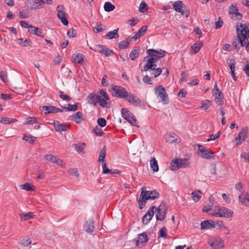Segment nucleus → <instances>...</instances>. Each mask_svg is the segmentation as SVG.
I'll return each mask as SVG.
<instances>
[{
	"instance_id": "f257e3e1",
	"label": "nucleus",
	"mask_w": 249,
	"mask_h": 249,
	"mask_svg": "<svg viewBox=\"0 0 249 249\" xmlns=\"http://www.w3.org/2000/svg\"><path fill=\"white\" fill-rule=\"evenodd\" d=\"M145 189V186L142 187L140 199L138 201L139 207L141 210L145 207L146 200H154L160 197V194L157 191H146Z\"/></svg>"
},
{
	"instance_id": "f03ea898",
	"label": "nucleus",
	"mask_w": 249,
	"mask_h": 249,
	"mask_svg": "<svg viewBox=\"0 0 249 249\" xmlns=\"http://www.w3.org/2000/svg\"><path fill=\"white\" fill-rule=\"evenodd\" d=\"M197 154L201 158L205 159H214L215 153L207 148L206 147L198 144Z\"/></svg>"
},
{
	"instance_id": "7ed1b4c3",
	"label": "nucleus",
	"mask_w": 249,
	"mask_h": 249,
	"mask_svg": "<svg viewBox=\"0 0 249 249\" xmlns=\"http://www.w3.org/2000/svg\"><path fill=\"white\" fill-rule=\"evenodd\" d=\"M121 114L122 117L126 120L128 122L130 123L132 125L139 127L137 125L138 122L134 114L127 110V108H123L121 109Z\"/></svg>"
},
{
	"instance_id": "20e7f679",
	"label": "nucleus",
	"mask_w": 249,
	"mask_h": 249,
	"mask_svg": "<svg viewBox=\"0 0 249 249\" xmlns=\"http://www.w3.org/2000/svg\"><path fill=\"white\" fill-rule=\"evenodd\" d=\"M154 90L157 97L160 98L163 104H167L169 103L168 95L165 88L162 85L157 86Z\"/></svg>"
},
{
	"instance_id": "39448f33",
	"label": "nucleus",
	"mask_w": 249,
	"mask_h": 249,
	"mask_svg": "<svg viewBox=\"0 0 249 249\" xmlns=\"http://www.w3.org/2000/svg\"><path fill=\"white\" fill-rule=\"evenodd\" d=\"M189 164V162L186 159H174L170 163L172 170H177L180 168H185Z\"/></svg>"
},
{
	"instance_id": "423d86ee",
	"label": "nucleus",
	"mask_w": 249,
	"mask_h": 249,
	"mask_svg": "<svg viewBox=\"0 0 249 249\" xmlns=\"http://www.w3.org/2000/svg\"><path fill=\"white\" fill-rule=\"evenodd\" d=\"M183 5L184 4L182 1L178 0L174 3L173 7L175 11L187 18L189 16L190 13L189 10L184 7Z\"/></svg>"
},
{
	"instance_id": "0eeeda50",
	"label": "nucleus",
	"mask_w": 249,
	"mask_h": 249,
	"mask_svg": "<svg viewBox=\"0 0 249 249\" xmlns=\"http://www.w3.org/2000/svg\"><path fill=\"white\" fill-rule=\"evenodd\" d=\"M112 90L114 92L112 93V95L119 97L120 98L126 99L129 95L126 89L122 87L115 86L112 88Z\"/></svg>"
},
{
	"instance_id": "6e6552de",
	"label": "nucleus",
	"mask_w": 249,
	"mask_h": 249,
	"mask_svg": "<svg viewBox=\"0 0 249 249\" xmlns=\"http://www.w3.org/2000/svg\"><path fill=\"white\" fill-rule=\"evenodd\" d=\"M233 212L225 207H219L217 212L212 213L210 214L216 217L229 218L232 216Z\"/></svg>"
},
{
	"instance_id": "1a4fd4ad",
	"label": "nucleus",
	"mask_w": 249,
	"mask_h": 249,
	"mask_svg": "<svg viewBox=\"0 0 249 249\" xmlns=\"http://www.w3.org/2000/svg\"><path fill=\"white\" fill-rule=\"evenodd\" d=\"M157 213L156 217L157 220L160 221L165 219V215L167 212V209L164 204H161L158 208H156Z\"/></svg>"
},
{
	"instance_id": "9d476101",
	"label": "nucleus",
	"mask_w": 249,
	"mask_h": 249,
	"mask_svg": "<svg viewBox=\"0 0 249 249\" xmlns=\"http://www.w3.org/2000/svg\"><path fill=\"white\" fill-rule=\"evenodd\" d=\"M129 103L132 104L136 107H144V103L140 100L135 95L131 93H129V95L126 99Z\"/></svg>"
},
{
	"instance_id": "9b49d317",
	"label": "nucleus",
	"mask_w": 249,
	"mask_h": 249,
	"mask_svg": "<svg viewBox=\"0 0 249 249\" xmlns=\"http://www.w3.org/2000/svg\"><path fill=\"white\" fill-rule=\"evenodd\" d=\"M156 210V206H152L147 213L142 217V221L143 224L146 225L151 220L152 218L153 217L155 211Z\"/></svg>"
},
{
	"instance_id": "f8f14e48",
	"label": "nucleus",
	"mask_w": 249,
	"mask_h": 249,
	"mask_svg": "<svg viewBox=\"0 0 249 249\" xmlns=\"http://www.w3.org/2000/svg\"><path fill=\"white\" fill-rule=\"evenodd\" d=\"M208 243L213 249H218L224 246L223 241L220 238H214L209 240Z\"/></svg>"
},
{
	"instance_id": "ddd939ff",
	"label": "nucleus",
	"mask_w": 249,
	"mask_h": 249,
	"mask_svg": "<svg viewBox=\"0 0 249 249\" xmlns=\"http://www.w3.org/2000/svg\"><path fill=\"white\" fill-rule=\"evenodd\" d=\"M26 5L31 10H36L43 8L40 0H28Z\"/></svg>"
},
{
	"instance_id": "4468645a",
	"label": "nucleus",
	"mask_w": 249,
	"mask_h": 249,
	"mask_svg": "<svg viewBox=\"0 0 249 249\" xmlns=\"http://www.w3.org/2000/svg\"><path fill=\"white\" fill-rule=\"evenodd\" d=\"M237 36L243 35V33L249 31V24L237 23L236 26Z\"/></svg>"
},
{
	"instance_id": "2eb2a0df",
	"label": "nucleus",
	"mask_w": 249,
	"mask_h": 249,
	"mask_svg": "<svg viewBox=\"0 0 249 249\" xmlns=\"http://www.w3.org/2000/svg\"><path fill=\"white\" fill-rule=\"evenodd\" d=\"M53 125L55 130L58 132L67 131L71 126L70 124H61L58 121H54Z\"/></svg>"
},
{
	"instance_id": "dca6fc26",
	"label": "nucleus",
	"mask_w": 249,
	"mask_h": 249,
	"mask_svg": "<svg viewBox=\"0 0 249 249\" xmlns=\"http://www.w3.org/2000/svg\"><path fill=\"white\" fill-rule=\"evenodd\" d=\"M229 14L230 15H236L238 19H241L242 18L243 15L241 13L238 12V9L237 8V4L232 3L229 7Z\"/></svg>"
},
{
	"instance_id": "f3484780",
	"label": "nucleus",
	"mask_w": 249,
	"mask_h": 249,
	"mask_svg": "<svg viewBox=\"0 0 249 249\" xmlns=\"http://www.w3.org/2000/svg\"><path fill=\"white\" fill-rule=\"evenodd\" d=\"M42 110L45 111V114L62 112L63 111L62 109L52 106L42 107Z\"/></svg>"
},
{
	"instance_id": "a211bd4d",
	"label": "nucleus",
	"mask_w": 249,
	"mask_h": 249,
	"mask_svg": "<svg viewBox=\"0 0 249 249\" xmlns=\"http://www.w3.org/2000/svg\"><path fill=\"white\" fill-rule=\"evenodd\" d=\"M213 95L215 98V101L218 106H222L224 104L223 94L221 91L213 92Z\"/></svg>"
},
{
	"instance_id": "6ab92c4d",
	"label": "nucleus",
	"mask_w": 249,
	"mask_h": 249,
	"mask_svg": "<svg viewBox=\"0 0 249 249\" xmlns=\"http://www.w3.org/2000/svg\"><path fill=\"white\" fill-rule=\"evenodd\" d=\"M239 201L243 205L249 206V193H242L238 196Z\"/></svg>"
},
{
	"instance_id": "aec40b11",
	"label": "nucleus",
	"mask_w": 249,
	"mask_h": 249,
	"mask_svg": "<svg viewBox=\"0 0 249 249\" xmlns=\"http://www.w3.org/2000/svg\"><path fill=\"white\" fill-rule=\"evenodd\" d=\"M69 119L75 122L76 124H80L84 120L83 113L80 111L77 112L72 115L70 116Z\"/></svg>"
},
{
	"instance_id": "412c9836",
	"label": "nucleus",
	"mask_w": 249,
	"mask_h": 249,
	"mask_svg": "<svg viewBox=\"0 0 249 249\" xmlns=\"http://www.w3.org/2000/svg\"><path fill=\"white\" fill-rule=\"evenodd\" d=\"M101 96L99 95H96L94 92L90 93L87 98V102L89 104L96 106L99 103V100L97 99V97Z\"/></svg>"
},
{
	"instance_id": "4be33fe9",
	"label": "nucleus",
	"mask_w": 249,
	"mask_h": 249,
	"mask_svg": "<svg viewBox=\"0 0 249 249\" xmlns=\"http://www.w3.org/2000/svg\"><path fill=\"white\" fill-rule=\"evenodd\" d=\"M201 230H207L215 227V224L212 220H204L200 224Z\"/></svg>"
},
{
	"instance_id": "5701e85b",
	"label": "nucleus",
	"mask_w": 249,
	"mask_h": 249,
	"mask_svg": "<svg viewBox=\"0 0 249 249\" xmlns=\"http://www.w3.org/2000/svg\"><path fill=\"white\" fill-rule=\"evenodd\" d=\"M146 62V64L145 65V66L142 69L141 71H147L149 70L153 71L155 69H156V67L157 65L155 64L157 62H154V61H145Z\"/></svg>"
},
{
	"instance_id": "b1692460",
	"label": "nucleus",
	"mask_w": 249,
	"mask_h": 249,
	"mask_svg": "<svg viewBox=\"0 0 249 249\" xmlns=\"http://www.w3.org/2000/svg\"><path fill=\"white\" fill-rule=\"evenodd\" d=\"M148 240V237L145 232L138 235V239H135L134 241L136 242V245L139 246V243H146Z\"/></svg>"
},
{
	"instance_id": "393cba45",
	"label": "nucleus",
	"mask_w": 249,
	"mask_h": 249,
	"mask_svg": "<svg viewBox=\"0 0 249 249\" xmlns=\"http://www.w3.org/2000/svg\"><path fill=\"white\" fill-rule=\"evenodd\" d=\"M85 229V231L89 233L92 232L94 231V220L93 218H90L86 221Z\"/></svg>"
},
{
	"instance_id": "a878e982",
	"label": "nucleus",
	"mask_w": 249,
	"mask_h": 249,
	"mask_svg": "<svg viewBox=\"0 0 249 249\" xmlns=\"http://www.w3.org/2000/svg\"><path fill=\"white\" fill-rule=\"evenodd\" d=\"M247 129L244 128L241 132H240L237 137H236L235 140L236 141H239L237 144H241V142L245 141L247 137Z\"/></svg>"
},
{
	"instance_id": "bb28decb",
	"label": "nucleus",
	"mask_w": 249,
	"mask_h": 249,
	"mask_svg": "<svg viewBox=\"0 0 249 249\" xmlns=\"http://www.w3.org/2000/svg\"><path fill=\"white\" fill-rule=\"evenodd\" d=\"M147 29V26H142L138 31L137 33L135 34V35H134L131 37V40L134 39L135 40L140 38L142 36H143L145 33L146 32Z\"/></svg>"
},
{
	"instance_id": "cd10ccee",
	"label": "nucleus",
	"mask_w": 249,
	"mask_h": 249,
	"mask_svg": "<svg viewBox=\"0 0 249 249\" xmlns=\"http://www.w3.org/2000/svg\"><path fill=\"white\" fill-rule=\"evenodd\" d=\"M180 138L175 133H171L168 135L166 138V141L169 143L179 142Z\"/></svg>"
},
{
	"instance_id": "c85d7f7f",
	"label": "nucleus",
	"mask_w": 249,
	"mask_h": 249,
	"mask_svg": "<svg viewBox=\"0 0 249 249\" xmlns=\"http://www.w3.org/2000/svg\"><path fill=\"white\" fill-rule=\"evenodd\" d=\"M203 46L202 42L199 43H195L191 47L190 54L192 55L198 52Z\"/></svg>"
},
{
	"instance_id": "c756f323",
	"label": "nucleus",
	"mask_w": 249,
	"mask_h": 249,
	"mask_svg": "<svg viewBox=\"0 0 249 249\" xmlns=\"http://www.w3.org/2000/svg\"><path fill=\"white\" fill-rule=\"evenodd\" d=\"M141 49L139 47H135L130 52L129 57L131 60H134L138 58L140 53Z\"/></svg>"
},
{
	"instance_id": "7c9ffc66",
	"label": "nucleus",
	"mask_w": 249,
	"mask_h": 249,
	"mask_svg": "<svg viewBox=\"0 0 249 249\" xmlns=\"http://www.w3.org/2000/svg\"><path fill=\"white\" fill-rule=\"evenodd\" d=\"M28 31L31 34L35 35L36 36L42 37L44 36V34L42 32V30L38 27L32 26L31 27V28H30V29H29Z\"/></svg>"
},
{
	"instance_id": "2f4dec72",
	"label": "nucleus",
	"mask_w": 249,
	"mask_h": 249,
	"mask_svg": "<svg viewBox=\"0 0 249 249\" xmlns=\"http://www.w3.org/2000/svg\"><path fill=\"white\" fill-rule=\"evenodd\" d=\"M159 58L160 57L156 53L151 52L150 53V54H148L147 56H145L144 58L143 61L157 62Z\"/></svg>"
},
{
	"instance_id": "473e14b6",
	"label": "nucleus",
	"mask_w": 249,
	"mask_h": 249,
	"mask_svg": "<svg viewBox=\"0 0 249 249\" xmlns=\"http://www.w3.org/2000/svg\"><path fill=\"white\" fill-rule=\"evenodd\" d=\"M239 43H240V45L242 47H244L246 45L245 40L248 38H249V31L246 32V33H243V35L242 36H237Z\"/></svg>"
},
{
	"instance_id": "72a5a7b5",
	"label": "nucleus",
	"mask_w": 249,
	"mask_h": 249,
	"mask_svg": "<svg viewBox=\"0 0 249 249\" xmlns=\"http://www.w3.org/2000/svg\"><path fill=\"white\" fill-rule=\"evenodd\" d=\"M119 29L118 28L114 29L112 31L109 32L106 35V37L108 39H112L113 38H116L119 37L118 31Z\"/></svg>"
},
{
	"instance_id": "f704fd0d",
	"label": "nucleus",
	"mask_w": 249,
	"mask_h": 249,
	"mask_svg": "<svg viewBox=\"0 0 249 249\" xmlns=\"http://www.w3.org/2000/svg\"><path fill=\"white\" fill-rule=\"evenodd\" d=\"M131 40V39L129 37L126 38L125 40H124L118 43V47L120 49H124L127 48L130 44L129 42Z\"/></svg>"
},
{
	"instance_id": "c9c22d12",
	"label": "nucleus",
	"mask_w": 249,
	"mask_h": 249,
	"mask_svg": "<svg viewBox=\"0 0 249 249\" xmlns=\"http://www.w3.org/2000/svg\"><path fill=\"white\" fill-rule=\"evenodd\" d=\"M151 52H154L155 53H156L160 58L164 56L166 53V52L165 51L162 50L161 49H160L159 51H158L153 49H149L147 50L146 51V53L147 54H150V53Z\"/></svg>"
},
{
	"instance_id": "e433bc0d",
	"label": "nucleus",
	"mask_w": 249,
	"mask_h": 249,
	"mask_svg": "<svg viewBox=\"0 0 249 249\" xmlns=\"http://www.w3.org/2000/svg\"><path fill=\"white\" fill-rule=\"evenodd\" d=\"M150 165L154 172H157L159 171L158 161L155 158L151 159Z\"/></svg>"
},
{
	"instance_id": "4c0bfd02",
	"label": "nucleus",
	"mask_w": 249,
	"mask_h": 249,
	"mask_svg": "<svg viewBox=\"0 0 249 249\" xmlns=\"http://www.w3.org/2000/svg\"><path fill=\"white\" fill-rule=\"evenodd\" d=\"M72 147L74 148L77 152H82L85 149V143L84 142L74 143L72 145Z\"/></svg>"
},
{
	"instance_id": "58836bf2",
	"label": "nucleus",
	"mask_w": 249,
	"mask_h": 249,
	"mask_svg": "<svg viewBox=\"0 0 249 249\" xmlns=\"http://www.w3.org/2000/svg\"><path fill=\"white\" fill-rule=\"evenodd\" d=\"M202 193L200 190L193 192L191 194L192 197L195 202H198L201 197Z\"/></svg>"
},
{
	"instance_id": "ea45409f",
	"label": "nucleus",
	"mask_w": 249,
	"mask_h": 249,
	"mask_svg": "<svg viewBox=\"0 0 249 249\" xmlns=\"http://www.w3.org/2000/svg\"><path fill=\"white\" fill-rule=\"evenodd\" d=\"M64 7L63 5H59L56 7L57 12V17L59 18L65 17V12H64Z\"/></svg>"
},
{
	"instance_id": "a19ab883",
	"label": "nucleus",
	"mask_w": 249,
	"mask_h": 249,
	"mask_svg": "<svg viewBox=\"0 0 249 249\" xmlns=\"http://www.w3.org/2000/svg\"><path fill=\"white\" fill-rule=\"evenodd\" d=\"M18 42L23 47L31 46L32 45V42L29 39H24L22 38L18 39Z\"/></svg>"
},
{
	"instance_id": "79ce46f5",
	"label": "nucleus",
	"mask_w": 249,
	"mask_h": 249,
	"mask_svg": "<svg viewBox=\"0 0 249 249\" xmlns=\"http://www.w3.org/2000/svg\"><path fill=\"white\" fill-rule=\"evenodd\" d=\"M106 155V150L105 146H104L102 149H101L100 151L98 161L102 162L103 163L105 162Z\"/></svg>"
},
{
	"instance_id": "37998d69",
	"label": "nucleus",
	"mask_w": 249,
	"mask_h": 249,
	"mask_svg": "<svg viewBox=\"0 0 249 249\" xmlns=\"http://www.w3.org/2000/svg\"><path fill=\"white\" fill-rule=\"evenodd\" d=\"M83 55L80 53L78 54H73L72 55L73 62L74 63H81L83 60Z\"/></svg>"
},
{
	"instance_id": "c03bdc74",
	"label": "nucleus",
	"mask_w": 249,
	"mask_h": 249,
	"mask_svg": "<svg viewBox=\"0 0 249 249\" xmlns=\"http://www.w3.org/2000/svg\"><path fill=\"white\" fill-rule=\"evenodd\" d=\"M78 103H76L75 104H74V105H71L70 104H67L68 107H66V106H65V107L61 106V107L63 108L66 109L68 111H75L78 109Z\"/></svg>"
},
{
	"instance_id": "a18cd8bd",
	"label": "nucleus",
	"mask_w": 249,
	"mask_h": 249,
	"mask_svg": "<svg viewBox=\"0 0 249 249\" xmlns=\"http://www.w3.org/2000/svg\"><path fill=\"white\" fill-rule=\"evenodd\" d=\"M104 8L105 11L109 12L114 10L115 8V7L110 2H106L104 4Z\"/></svg>"
},
{
	"instance_id": "49530a36",
	"label": "nucleus",
	"mask_w": 249,
	"mask_h": 249,
	"mask_svg": "<svg viewBox=\"0 0 249 249\" xmlns=\"http://www.w3.org/2000/svg\"><path fill=\"white\" fill-rule=\"evenodd\" d=\"M227 63L230 67V70H234L235 61L233 58L229 57L227 60Z\"/></svg>"
},
{
	"instance_id": "de8ad7c7",
	"label": "nucleus",
	"mask_w": 249,
	"mask_h": 249,
	"mask_svg": "<svg viewBox=\"0 0 249 249\" xmlns=\"http://www.w3.org/2000/svg\"><path fill=\"white\" fill-rule=\"evenodd\" d=\"M17 120L16 119L8 118V117H2L0 120V123H3L4 124H9L11 123L17 122Z\"/></svg>"
},
{
	"instance_id": "09e8293b",
	"label": "nucleus",
	"mask_w": 249,
	"mask_h": 249,
	"mask_svg": "<svg viewBox=\"0 0 249 249\" xmlns=\"http://www.w3.org/2000/svg\"><path fill=\"white\" fill-rule=\"evenodd\" d=\"M34 214L32 212H28L26 213L20 214V217L22 219L24 220H28L31 218H33Z\"/></svg>"
},
{
	"instance_id": "8fccbe9b",
	"label": "nucleus",
	"mask_w": 249,
	"mask_h": 249,
	"mask_svg": "<svg viewBox=\"0 0 249 249\" xmlns=\"http://www.w3.org/2000/svg\"><path fill=\"white\" fill-rule=\"evenodd\" d=\"M59 95L61 99L67 102H70L72 99L71 97L64 93L62 91H60L59 92Z\"/></svg>"
},
{
	"instance_id": "3c124183",
	"label": "nucleus",
	"mask_w": 249,
	"mask_h": 249,
	"mask_svg": "<svg viewBox=\"0 0 249 249\" xmlns=\"http://www.w3.org/2000/svg\"><path fill=\"white\" fill-rule=\"evenodd\" d=\"M23 140L28 142L29 143L33 144L34 143L35 141H36V138L33 136L30 137L27 135H24L23 137Z\"/></svg>"
},
{
	"instance_id": "603ef678",
	"label": "nucleus",
	"mask_w": 249,
	"mask_h": 249,
	"mask_svg": "<svg viewBox=\"0 0 249 249\" xmlns=\"http://www.w3.org/2000/svg\"><path fill=\"white\" fill-rule=\"evenodd\" d=\"M97 99L99 100V103H100V105L103 107H109L107 106L109 103L106 101V100L103 98L101 96L97 97Z\"/></svg>"
},
{
	"instance_id": "864d4df0",
	"label": "nucleus",
	"mask_w": 249,
	"mask_h": 249,
	"mask_svg": "<svg viewBox=\"0 0 249 249\" xmlns=\"http://www.w3.org/2000/svg\"><path fill=\"white\" fill-rule=\"evenodd\" d=\"M90 48L93 50V49L92 48ZM106 48H107V47H106L105 46H104L103 45L98 44V45H96L95 49L94 50V51L98 52L99 53H101L104 54V53H105Z\"/></svg>"
},
{
	"instance_id": "5fc2aeb1",
	"label": "nucleus",
	"mask_w": 249,
	"mask_h": 249,
	"mask_svg": "<svg viewBox=\"0 0 249 249\" xmlns=\"http://www.w3.org/2000/svg\"><path fill=\"white\" fill-rule=\"evenodd\" d=\"M44 158L45 160L54 163L57 157L51 154H47L44 156Z\"/></svg>"
},
{
	"instance_id": "6e6d98bb",
	"label": "nucleus",
	"mask_w": 249,
	"mask_h": 249,
	"mask_svg": "<svg viewBox=\"0 0 249 249\" xmlns=\"http://www.w3.org/2000/svg\"><path fill=\"white\" fill-rule=\"evenodd\" d=\"M150 73L151 75L153 76V77L156 78L159 76L162 72V69L160 68H158L153 71Z\"/></svg>"
},
{
	"instance_id": "4d7b16f0",
	"label": "nucleus",
	"mask_w": 249,
	"mask_h": 249,
	"mask_svg": "<svg viewBox=\"0 0 249 249\" xmlns=\"http://www.w3.org/2000/svg\"><path fill=\"white\" fill-rule=\"evenodd\" d=\"M92 132L95 134L97 136H101L103 135L104 132L99 127L96 125L94 129L92 130Z\"/></svg>"
},
{
	"instance_id": "13d9d810",
	"label": "nucleus",
	"mask_w": 249,
	"mask_h": 249,
	"mask_svg": "<svg viewBox=\"0 0 249 249\" xmlns=\"http://www.w3.org/2000/svg\"><path fill=\"white\" fill-rule=\"evenodd\" d=\"M20 188L28 191H34V189L31 187L30 183H25V184L21 185L20 186Z\"/></svg>"
},
{
	"instance_id": "bf43d9fd",
	"label": "nucleus",
	"mask_w": 249,
	"mask_h": 249,
	"mask_svg": "<svg viewBox=\"0 0 249 249\" xmlns=\"http://www.w3.org/2000/svg\"><path fill=\"white\" fill-rule=\"evenodd\" d=\"M211 102L210 100H205L204 101H202V106L200 107V108L206 110L211 106Z\"/></svg>"
},
{
	"instance_id": "052dcab7",
	"label": "nucleus",
	"mask_w": 249,
	"mask_h": 249,
	"mask_svg": "<svg viewBox=\"0 0 249 249\" xmlns=\"http://www.w3.org/2000/svg\"><path fill=\"white\" fill-rule=\"evenodd\" d=\"M67 34L70 37H74L76 36L77 32L75 30L71 28L68 30Z\"/></svg>"
},
{
	"instance_id": "680f3d73",
	"label": "nucleus",
	"mask_w": 249,
	"mask_h": 249,
	"mask_svg": "<svg viewBox=\"0 0 249 249\" xmlns=\"http://www.w3.org/2000/svg\"><path fill=\"white\" fill-rule=\"evenodd\" d=\"M0 77L1 80L4 82L6 83L8 81L7 74L6 71H1L0 72Z\"/></svg>"
},
{
	"instance_id": "e2e57ef3",
	"label": "nucleus",
	"mask_w": 249,
	"mask_h": 249,
	"mask_svg": "<svg viewBox=\"0 0 249 249\" xmlns=\"http://www.w3.org/2000/svg\"><path fill=\"white\" fill-rule=\"evenodd\" d=\"M103 168V173L105 174H111L112 170L109 169L107 168V164L105 162H104V164L102 165Z\"/></svg>"
},
{
	"instance_id": "0e129e2a",
	"label": "nucleus",
	"mask_w": 249,
	"mask_h": 249,
	"mask_svg": "<svg viewBox=\"0 0 249 249\" xmlns=\"http://www.w3.org/2000/svg\"><path fill=\"white\" fill-rule=\"evenodd\" d=\"M223 25V21L221 20V18L219 17L218 18V20L215 22L214 26L215 29H218L222 27Z\"/></svg>"
},
{
	"instance_id": "69168bd1",
	"label": "nucleus",
	"mask_w": 249,
	"mask_h": 249,
	"mask_svg": "<svg viewBox=\"0 0 249 249\" xmlns=\"http://www.w3.org/2000/svg\"><path fill=\"white\" fill-rule=\"evenodd\" d=\"M36 123V118L29 117L27 118L26 124H34Z\"/></svg>"
},
{
	"instance_id": "338daca9",
	"label": "nucleus",
	"mask_w": 249,
	"mask_h": 249,
	"mask_svg": "<svg viewBox=\"0 0 249 249\" xmlns=\"http://www.w3.org/2000/svg\"><path fill=\"white\" fill-rule=\"evenodd\" d=\"M97 123L99 126L103 127L106 125L107 121L104 118H101L97 120Z\"/></svg>"
},
{
	"instance_id": "774afa93",
	"label": "nucleus",
	"mask_w": 249,
	"mask_h": 249,
	"mask_svg": "<svg viewBox=\"0 0 249 249\" xmlns=\"http://www.w3.org/2000/svg\"><path fill=\"white\" fill-rule=\"evenodd\" d=\"M102 24L100 22H97L96 26L94 27V32L95 33L102 32L104 29L101 28Z\"/></svg>"
}]
</instances>
